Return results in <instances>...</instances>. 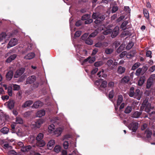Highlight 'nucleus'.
<instances>
[{
  "instance_id": "f257e3e1",
  "label": "nucleus",
  "mask_w": 155,
  "mask_h": 155,
  "mask_svg": "<svg viewBox=\"0 0 155 155\" xmlns=\"http://www.w3.org/2000/svg\"><path fill=\"white\" fill-rule=\"evenodd\" d=\"M44 121L41 119H39L37 121L32 123L31 127L32 128H39L41 125L43 123Z\"/></svg>"
},
{
  "instance_id": "f03ea898",
  "label": "nucleus",
  "mask_w": 155,
  "mask_h": 155,
  "mask_svg": "<svg viewBox=\"0 0 155 155\" xmlns=\"http://www.w3.org/2000/svg\"><path fill=\"white\" fill-rule=\"evenodd\" d=\"M138 124L137 122H133L128 125V128L132 130L133 132H135L138 129Z\"/></svg>"
},
{
  "instance_id": "7ed1b4c3",
  "label": "nucleus",
  "mask_w": 155,
  "mask_h": 155,
  "mask_svg": "<svg viewBox=\"0 0 155 155\" xmlns=\"http://www.w3.org/2000/svg\"><path fill=\"white\" fill-rule=\"evenodd\" d=\"M18 43V40L16 38H13L11 39L9 41L7 46V48H9L11 47L14 46L16 45Z\"/></svg>"
},
{
  "instance_id": "20e7f679",
  "label": "nucleus",
  "mask_w": 155,
  "mask_h": 155,
  "mask_svg": "<svg viewBox=\"0 0 155 155\" xmlns=\"http://www.w3.org/2000/svg\"><path fill=\"white\" fill-rule=\"evenodd\" d=\"M142 93L140 91V90L139 89H137L136 90L134 97H133L139 100L142 97Z\"/></svg>"
},
{
  "instance_id": "39448f33",
  "label": "nucleus",
  "mask_w": 155,
  "mask_h": 155,
  "mask_svg": "<svg viewBox=\"0 0 155 155\" xmlns=\"http://www.w3.org/2000/svg\"><path fill=\"white\" fill-rule=\"evenodd\" d=\"M123 101V97L122 95L120 94L118 96L117 106L114 104L115 109L116 112L118 109V107L122 103Z\"/></svg>"
},
{
  "instance_id": "423d86ee",
  "label": "nucleus",
  "mask_w": 155,
  "mask_h": 155,
  "mask_svg": "<svg viewBox=\"0 0 155 155\" xmlns=\"http://www.w3.org/2000/svg\"><path fill=\"white\" fill-rule=\"evenodd\" d=\"M107 84V82L106 81H103L100 87H98L99 90L101 91H103V92H105Z\"/></svg>"
},
{
  "instance_id": "0eeeda50",
  "label": "nucleus",
  "mask_w": 155,
  "mask_h": 155,
  "mask_svg": "<svg viewBox=\"0 0 155 155\" xmlns=\"http://www.w3.org/2000/svg\"><path fill=\"white\" fill-rule=\"evenodd\" d=\"M25 69L24 68H21L17 70L14 76V78H17L21 75L25 71Z\"/></svg>"
},
{
  "instance_id": "6e6552de",
  "label": "nucleus",
  "mask_w": 155,
  "mask_h": 155,
  "mask_svg": "<svg viewBox=\"0 0 155 155\" xmlns=\"http://www.w3.org/2000/svg\"><path fill=\"white\" fill-rule=\"evenodd\" d=\"M36 77L34 75L29 77L26 80V84H31L33 83L36 80Z\"/></svg>"
},
{
  "instance_id": "1a4fd4ad",
  "label": "nucleus",
  "mask_w": 155,
  "mask_h": 155,
  "mask_svg": "<svg viewBox=\"0 0 155 155\" xmlns=\"http://www.w3.org/2000/svg\"><path fill=\"white\" fill-rule=\"evenodd\" d=\"M119 27L118 26H116L112 31L111 37L113 38L115 37L118 34Z\"/></svg>"
},
{
  "instance_id": "9d476101",
  "label": "nucleus",
  "mask_w": 155,
  "mask_h": 155,
  "mask_svg": "<svg viewBox=\"0 0 155 155\" xmlns=\"http://www.w3.org/2000/svg\"><path fill=\"white\" fill-rule=\"evenodd\" d=\"M105 15H103L100 16H99L98 18L96 19L94 21V22L97 24H99L101 22L105 19Z\"/></svg>"
},
{
  "instance_id": "9b49d317",
  "label": "nucleus",
  "mask_w": 155,
  "mask_h": 155,
  "mask_svg": "<svg viewBox=\"0 0 155 155\" xmlns=\"http://www.w3.org/2000/svg\"><path fill=\"white\" fill-rule=\"evenodd\" d=\"M146 78L145 76L141 77L138 80V85L140 86H142L146 81Z\"/></svg>"
},
{
  "instance_id": "f8f14e48",
  "label": "nucleus",
  "mask_w": 155,
  "mask_h": 155,
  "mask_svg": "<svg viewBox=\"0 0 155 155\" xmlns=\"http://www.w3.org/2000/svg\"><path fill=\"white\" fill-rule=\"evenodd\" d=\"M17 57V55L16 54H14L9 56L6 60L5 62L7 63H9L11 62L14 60Z\"/></svg>"
},
{
  "instance_id": "ddd939ff",
  "label": "nucleus",
  "mask_w": 155,
  "mask_h": 155,
  "mask_svg": "<svg viewBox=\"0 0 155 155\" xmlns=\"http://www.w3.org/2000/svg\"><path fill=\"white\" fill-rule=\"evenodd\" d=\"M130 81V78L129 76H125L121 80L120 83L123 84H127Z\"/></svg>"
},
{
  "instance_id": "4468645a",
  "label": "nucleus",
  "mask_w": 155,
  "mask_h": 155,
  "mask_svg": "<svg viewBox=\"0 0 155 155\" xmlns=\"http://www.w3.org/2000/svg\"><path fill=\"white\" fill-rule=\"evenodd\" d=\"M43 105V103L40 101H38L35 102L33 106L32 107L35 108H38L39 107Z\"/></svg>"
},
{
  "instance_id": "2eb2a0df",
  "label": "nucleus",
  "mask_w": 155,
  "mask_h": 155,
  "mask_svg": "<svg viewBox=\"0 0 155 155\" xmlns=\"http://www.w3.org/2000/svg\"><path fill=\"white\" fill-rule=\"evenodd\" d=\"M54 144V140H51L48 142L47 144V146L48 148L50 150L53 147Z\"/></svg>"
},
{
  "instance_id": "dca6fc26",
  "label": "nucleus",
  "mask_w": 155,
  "mask_h": 155,
  "mask_svg": "<svg viewBox=\"0 0 155 155\" xmlns=\"http://www.w3.org/2000/svg\"><path fill=\"white\" fill-rule=\"evenodd\" d=\"M45 114V111L44 110H41L37 112L36 116L37 117H40L44 116Z\"/></svg>"
},
{
  "instance_id": "f3484780",
  "label": "nucleus",
  "mask_w": 155,
  "mask_h": 155,
  "mask_svg": "<svg viewBox=\"0 0 155 155\" xmlns=\"http://www.w3.org/2000/svg\"><path fill=\"white\" fill-rule=\"evenodd\" d=\"M13 72L12 71H10L6 74V78L8 81L10 80L13 76Z\"/></svg>"
},
{
  "instance_id": "a211bd4d",
  "label": "nucleus",
  "mask_w": 155,
  "mask_h": 155,
  "mask_svg": "<svg viewBox=\"0 0 155 155\" xmlns=\"http://www.w3.org/2000/svg\"><path fill=\"white\" fill-rule=\"evenodd\" d=\"M35 56V54L33 52H31L28 54L24 58L26 59L30 60L34 58Z\"/></svg>"
},
{
  "instance_id": "6ab92c4d",
  "label": "nucleus",
  "mask_w": 155,
  "mask_h": 155,
  "mask_svg": "<svg viewBox=\"0 0 155 155\" xmlns=\"http://www.w3.org/2000/svg\"><path fill=\"white\" fill-rule=\"evenodd\" d=\"M62 131V129L61 128L59 127L55 130L53 134H54V135H56V136H58L61 134Z\"/></svg>"
},
{
  "instance_id": "aec40b11",
  "label": "nucleus",
  "mask_w": 155,
  "mask_h": 155,
  "mask_svg": "<svg viewBox=\"0 0 155 155\" xmlns=\"http://www.w3.org/2000/svg\"><path fill=\"white\" fill-rule=\"evenodd\" d=\"M104 70L102 69L101 71H99L97 74V75L99 78L102 77L104 78H106L107 77V75L104 73Z\"/></svg>"
},
{
  "instance_id": "412c9836",
  "label": "nucleus",
  "mask_w": 155,
  "mask_h": 155,
  "mask_svg": "<svg viewBox=\"0 0 155 155\" xmlns=\"http://www.w3.org/2000/svg\"><path fill=\"white\" fill-rule=\"evenodd\" d=\"M33 103V101L31 100H29L26 101L25 103L22 105L23 108H25L27 107H29Z\"/></svg>"
},
{
  "instance_id": "4be33fe9",
  "label": "nucleus",
  "mask_w": 155,
  "mask_h": 155,
  "mask_svg": "<svg viewBox=\"0 0 155 155\" xmlns=\"http://www.w3.org/2000/svg\"><path fill=\"white\" fill-rule=\"evenodd\" d=\"M31 148V147L30 145L26 146H23L21 149V150L23 152H27L29 151Z\"/></svg>"
},
{
  "instance_id": "5701e85b",
  "label": "nucleus",
  "mask_w": 155,
  "mask_h": 155,
  "mask_svg": "<svg viewBox=\"0 0 155 155\" xmlns=\"http://www.w3.org/2000/svg\"><path fill=\"white\" fill-rule=\"evenodd\" d=\"M126 70L125 68L120 66L117 69V73L119 74H121L124 72Z\"/></svg>"
},
{
  "instance_id": "b1692460",
  "label": "nucleus",
  "mask_w": 155,
  "mask_h": 155,
  "mask_svg": "<svg viewBox=\"0 0 155 155\" xmlns=\"http://www.w3.org/2000/svg\"><path fill=\"white\" fill-rule=\"evenodd\" d=\"M36 145L40 147H44L45 144V142L43 140H42L37 141L36 143Z\"/></svg>"
},
{
  "instance_id": "393cba45",
  "label": "nucleus",
  "mask_w": 155,
  "mask_h": 155,
  "mask_svg": "<svg viewBox=\"0 0 155 155\" xmlns=\"http://www.w3.org/2000/svg\"><path fill=\"white\" fill-rule=\"evenodd\" d=\"M14 101L13 100H9L8 101V108L11 109L13 108L14 106Z\"/></svg>"
},
{
  "instance_id": "a878e982",
  "label": "nucleus",
  "mask_w": 155,
  "mask_h": 155,
  "mask_svg": "<svg viewBox=\"0 0 155 155\" xmlns=\"http://www.w3.org/2000/svg\"><path fill=\"white\" fill-rule=\"evenodd\" d=\"M55 129V126L53 124H52L49 125L48 127V131L51 133L53 134Z\"/></svg>"
},
{
  "instance_id": "bb28decb",
  "label": "nucleus",
  "mask_w": 155,
  "mask_h": 155,
  "mask_svg": "<svg viewBox=\"0 0 155 155\" xmlns=\"http://www.w3.org/2000/svg\"><path fill=\"white\" fill-rule=\"evenodd\" d=\"M9 129L7 127H4L0 130V132L3 134H7L9 132Z\"/></svg>"
},
{
  "instance_id": "cd10ccee",
  "label": "nucleus",
  "mask_w": 155,
  "mask_h": 155,
  "mask_svg": "<svg viewBox=\"0 0 155 155\" xmlns=\"http://www.w3.org/2000/svg\"><path fill=\"white\" fill-rule=\"evenodd\" d=\"M125 45L124 44H122L120 47L117 49V52L118 53H120L122 52L125 48Z\"/></svg>"
},
{
  "instance_id": "c85d7f7f",
  "label": "nucleus",
  "mask_w": 155,
  "mask_h": 155,
  "mask_svg": "<svg viewBox=\"0 0 155 155\" xmlns=\"http://www.w3.org/2000/svg\"><path fill=\"white\" fill-rule=\"evenodd\" d=\"M141 114V112L136 111L133 114L132 117L134 118H138L140 117Z\"/></svg>"
},
{
  "instance_id": "c756f323",
  "label": "nucleus",
  "mask_w": 155,
  "mask_h": 155,
  "mask_svg": "<svg viewBox=\"0 0 155 155\" xmlns=\"http://www.w3.org/2000/svg\"><path fill=\"white\" fill-rule=\"evenodd\" d=\"M114 49L112 48H107L105 50V53L107 54H110L112 53Z\"/></svg>"
},
{
  "instance_id": "7c9ffc66",
  "label": "nucleus",
  "mask_w": 155,
  "mask_h": 155,
  "mask_svg": "<svg viewBox=\"0 0 155 155\" xmlns=\"http://www.w3.org/2000/svg\"><path fill=\"white\" fill-rule=\"evenodd\" d=\"M61 147L59 145H56L54 148V151L56 153H58L61 151Z\"/></svg>"
},
{
  "instance_id": "2f4dec72",
  "label": "nucleus",
  "mask_w": 155,
  "mask_h": 155,
  "mask_svg": "<svg viewBox=\"0 0 155 155\" xmlns=\"http://www.w3.org/2000/svg\"><path fill=\"white\" fill-rule=\"evenodd\" d=\"M145 133L146 134L147 137L148 138H151V135L152 134V131L150 130L147 129L145 131Z\"/></svg>"
},
{
  "instance_id": "473e14b6",
  "label": "nucleus",
  "mask_w": 155,
  "mask_h": 155,
  "mask_svg": "<svg viewBox=\"0 0 155 155\" xmlns=\"http://www.w3.org/2000/svg\"><path fill=\"white\" fill-rule=\"evenodd\" d=\"M128 23L127 21H124L121 25V28L123 30H125L127 29L126 25Z\"/></svg>"
},
{
  "instance_id": "72a5a7b5",
  "label": "nucleus",
  "mask_w": 155,
  "mask_h": 155,
  "mask_svg": "<svg viewBox=\"0 0 155 155\" xmlns=\"http://www.w3.org/2000/svg\"><path fill=\"white\" fill-rule=\"evenodd\" d=\"M44 137V135L42 133H39L36 137V139L37 141L42 140Z\"/></svg>"
},
{
  "instance_id": "f704fd0d",
  "label": "nucleus",
  "mask_w": 155,
  "mask_h": 155,
  "mask_svg": "<svg viewBox=\"0 0 155 155\" xmlns=\"http://www.w3.org/2000/svg\"><path fill=\"white\" fill-rule=\"evenodd\" d=\"M74 46L76 48V50L77 53H79L81 54V45H74Z\"/></svg>"
},
{
  "instance_id": "c9c22d12",
  "label": "nucleus",
  "mask_w": 155,
  "mask_h": 155,
  "mask_svg": "<svg viewBox=\"0 0 155 155\" xmlns=\"http://www.w3.org/2000/svg\"><path fill=\"white\" fill-rule=\"evenodd\" d=\"M144 107H145V111L147 113L150 112L151 110V107L150 104H148Z\"/></svg>"
},
{
  "instance_id": "e433bc0d",
  "label": "nucleus",
  "mask_w": 155,
  "mask_h": 155,
  "mask_svg": "<svg viewBox=\"0 0 155 155\" xmlns=\"http://www.w3.org/2000/svg\"><path fill=\"white\" fill-rule=\"evenodd\" d=\"M153 82V80L152 79H149L147 81V88L148 89L152 85Z\"/></svg>"
},
{
  "instance_id": "4c0bfd02",
  "label": "nucleus",
  "mask_w": 155,
  "mask_h": 155,
  "mask_svg": "<svg viewBox=\"0 0 155 155\" xmlns=\"http://www.w3.org/2000/svg\"><path fill=\"white\" fill-rule=\"evenodd\" d=\"M140 74L143 75L142 69L141 68H138L136 71L135 75L137 76H139Z\"/></svg>"
},
{
  "instance_id": "58836bf2",
  "label": "nucleus",
  "mask_w": 155,
  "mask_h": 155,
  "mask_svg": "<svg viewBox=\"0 0 155 155\" xmlns=\"http://www.w3.org/2000/svg\"><path fill=\"white\" fill-rule=\"evenodd\" d=\"M85 43L88 45H92L93 43V41L88 37V38L85 40Z\"/></svg>"
},
{
  "instance_id": "ea45409f",
  "label": "nucleus",
  "mask_w": 155,
  "mask_h": 155,
  "mask_svg": "<svg viewBox=\"0 0 155 155\" xmlns=\"http://www.w3.org/2000/svg\"><path fill=\"white\" fill-rule=\"evenodd\" d=\"M16 124H22L23 123V120L20 117H16Z\"/></svg>"
},
{
  "instance_id": "a19ab883",
  "label": "nucleus",
  "mask_w": 155,
  "mask_h": 155,
  "mask_svg": "<svg viewBox=\"0 0 155 155\" xmlns=\"http://www.w3.org/2000/svg\"><path fill=\"white\" fill-rule=\"evenodd\" d=\"M134 87H131L130 89L129 93V96L131 97H134Z\"/></svg>"
},
{
  "instance_id": "79ce46f5",
  "label": "nucleus",
  "mask_w": 155,
  "mask_h": 155,
  "mask_svg": "<svg viewBox=\"0 0 155 155\" xmlns=\"http://www.w3.org/2000/svg\"><path fill=\"white\" fill-rule=\"evenodd\" d=\"M132 110V108L131 107L128 106L126 108L124 112L126 114H129L131 111Z\"/></svg>"
},
{
  "instance_id": "37998d69",
  "label": "nucleus",
  "mask_w": 155,
  "mask_h": 155,
  "mask_svg": "<svg viewBox=\"0 0 155 155\" xmlns=\"http://www.w3.org/2000/svg\"><path fill=\"white\" fill-rule=\"evenodd\" d=\"M98 33V30L96 29L94 31V32L90 34L89 37L90 38L91 37H94Z\"/></svg>"
},
{
  "instance_id": "c03bdc74",
  "label": "nucleus",
  "mask_w": 155,
  "mask_h": 155,
  "mask_svg": "<svg viewBox=\"0 0 155 155\" xmlns=\"http://www.w3.org/2000/svg\"><path fill=\"white\" fill-rule=\"evenodd\" d=\"M132 52H129L126 54L127 57L128 58H130L131 57H134V54H136L135 51H133V54H132Z\"/></svg>"
},
{
  "instance_id": "a18cd8bd",
  "label": "nucleus",
  "mask_w": 155,
  "mask_h": 155,
  "mask_svg": "<svg viewBox=\"0 0 155 155\" xmlns=\"http://www.w3.org/2000/svg\"><path fill=\"white\" fill-rule=\"evenodd\" d=\"M143 13L145 17L147 19L149 17V13L148 11L146 8L143 9Z\"/></svg>"
},
{
  "instance_id": "49530a36",
  "label": "nucleus",
  "mask_w": 155,
  "mask_h": 155,
  "mask_svg": "<svg viewBox=\"0 0 155 155\" xmlns=\"http://www.w3.org/2000/svg\"><path fill=\"white\" fill-rule=\"evenodd\" d=\"M134 44L132 41L130 42L126 47V49L129 50L131 49L133 46Z\"/></svg>"
},
{
  "instance_id": "de8ad7c7",
  "label": "nucleus",
  "mask_w": 155,
  "mask_h": 155,
  "mask_svg": "<svg viewBox=\"0 0 155 155\" xmlns=\"http://www.w3.org/2000/svg\"><path fill=\"white\" fill-rule=\"evenodd\" d=\"M140 65V64L139 62H137L134 64L132 66V69L134 70L137 68Z\"/></svg>"
},
{
  "instance_id": "09e8293b",
  "label": "nucleus",
  "mask_w": 155,
  "mask_h": 155,
  "mask_svg": "<svg viewBox=\"0 0 155 155\" xmlns=\"http://www.w3.org/2000/svg\"><path fill=\"white\" fill-rule=\"evenodd\" d=\"M39 83L38 82H35L33 85L31 86V87L32 90L35 89L37 88L39 85Z\"/></svg>"
},
{
  "instance_id": "8fccbe9b",
  "label": "nucleus",
  "mask_w": 155,
  "mask_h": 155,
  "mask_svg": "<svg viewBox=\"0 0 155 155\" xmlns=\"http://www.w3.org/2000/svg\"><path fill=\"white\" fill-rule=\"evenodd\" d=\"M6 36V33L5 32H2L0 34V41H2L5 39Z\"/></svg>"
},
{
  "instance_id": "3c124183",
  "label": "nucleus",
  "mask_w": 155,
  "mask_h": 155,
  "mask_svg": "<svg viewBox=\"0 0 155 155\" xmlns=\"http://www.w3.org/2000/svg\"><path fill=\"white\" fill-rule=\"evenodd\" d=\"M132 118L129 117L127 120H124L123 123L125 125L128 126L129 124V122L132 120Z\"/></svg>"
},
{
  "instance_id": "603ef678",
  "label": "nucleus",
  "mask_w": 155,
  "mask_h": 155,
  "mask_svg": "<svg viewBox=\"0 0 155 155\" xmlns=\"http://www.w3.org/2000/svg\"><path fill=\"white\" fill-rule=\"evenodd\" d=\"M112 32V30L111 29H107L104 31L103 32V34L104 35H107L110 34Z\"/></svg>"
},
{
  "instance_id": "864d4df0",
  "label": "nucleus",
  "mask_w": 155,
  "mask_h": 155,
  "mask_svg": "<svg viewBox=\"0 0 155 155\" xmlns=\"http://www.w3.org/2000/svg\"><path fill=\"white\" fill-rule=\"evenodd\" d=\"M90 17V15L88 14H86L84 15L81 17L82 20H86Z\"/></svg>"
},
{
  "instance_id": "5fc2aeb1",
  "label": "nucleus",
  "mask_w": 155,
  "mask_h": 155,
  "mask_svg": "<svg viewBox=\"0 0 155 155\" xmlns=\"http://www.w3.org/2000/svg\"><path fill=\"white\" fill-rule=\"evenodd\" d=\"M114 96V91L113 90H112L111 91H110L108 97L110 99H112Z\"/></svg>"
},
{
  "instance_id": "6e6d98bb",
  "label": "nucleus",
  "mask_w": 155,
  "mask_h": 155,
  "mask_svg": "<svg viewBox=\"0 0 155 155\" xmlns=\"http://www.w3.org/2000/svg\"><path fill=\"white\" fill-rule=\"evenodd\" d=\"M118 9V8L117 6H114L112 7L111 10V13H114L117 11Z\"/></svg>"
},
{
  "instance_id": "4d7b16f0",
  "label": "nucleus",
  "mask_w": 155,
  "mask_h": 155,
  "mask_svg": "<svg viewBox=\"0 0 155 155\" xmlns=\"http://www.w3.org/2000/svg\"><path fill=\"white\" fill-rule=\"evenodd\" d=\"M3 147L5 149H11V147L7 142H5L3 144Z\"/></svg>"
},
{
  "instance_id": "13d9d810",
  "label": "nucleus",
  "mask_w": 155,
  "mask_h": 155,
  "mask_svg": "<svg viewBox=\"0 0 155 155\" xmlns=\"http://www.w3.org/2000/svg\"><path fill=\"white\" fill-rule=\"evenodd\" d=\"M103 62L102 61H99L95 62L94 66L95 67H99L103 64Z\"/></svg>"
},
{
  "instance_id": "bf43d9fd",
  "label": "nucleus",
  "mask_w": 155,
  "mask_h": 155,
  "mask_svg": "<svg viewBox=\"0 0 155 155\" xmlns=\"http://www.w3.org/2000/svg\"><path fill=\"white\" fill-rule=\"evenodd\" d=\"M99 16V14L97 13H93L92 15V18L94 19H96Z\"/></svg>"
},
{
  "instance_id": "052dcab7",
  "label": "nucleus",
  "mask_w": 155,
  "mask_h": 155,
  "mask_svg": "<svg viewBox=\"0 0 155 155\" xmlns=\"http://www.w3.org/2000/svg\"><path fill=\"white\" fill-rule=\"evenodd\" d=\"M69 146V143L67 141H64L63 143V147L65 149H67Z\"/></svg>"
},
{
  "instance_id": "680f3d73",
  "label": "nucleus",
  "mask_w": 155,
  "mask_h": 155,
  "mask_svg": "<svg viewBox=\"0 0 155 155\" xmlns=\"http://www.w3.org/2000/svg\"><path fill=\"white\" fill-rule=\"evenodd\" d=\"M148 104L150 103L148 102V100L147 99H145L143 101L142 104V106L144 107L146 106Z\"/></svg>"
},
{
  "instance_id": "e2e57ef3",
  "label": "nucleus",
  "mask_w": 155,
  "mask_h": 155,
  "mask_svg": "<svg viewBox=\"0 0 155 155\" xmlns=\"http://www.w3.org/2000/svg\"><path fill=\"white\" fill-rule=\"evenodd\" d=\"M81 32L80 31H78L76 32L75 34L74 37H79L80 35H81Z\"/></svg>"
},
{
  "instance_id": "0e129e2a",
  "label": "nucleus",
  "mask_w": 155,
  "mask_h": 155,
  "mask_svg": "<svg viewBox=\"0 0 155 155\" xmlns=\"http://www.w3.org/2000/svg\"><path fill=\"white\" fill-rule=\"evenodd\" d=\"M151 51L150 50H148L147 51L146 54V55L147 57H149L150 58H151L152 57L151 55Z\"/></svg>"
},
{
  "instance_id": "69168bd1",
  "label": "nucleus",
  "mask_w": 155,
  "mask_h": 155,
  "mask_svg": "<svg viewBox=\"0 0 155 155\" xmlns=\"http://www.w3.org/2000/svg\"><path fill=\"white\" fill-rule=\"evenodd\" d=\"M141 68L142 69V74H143L147 70L148 68L147 66H144Z\"/></svg>"
},
{
  "instance_id": "338daca9",
  "label": "nucleus",
  "mask_w": 155,
  "mask_h": 155,
  "mask_svg": "<svg viewBox=\"0 0 155 155\" xmlns=\"http://www.w3.org/2000/svg\"><path fill=\"white\" fill-rule=\"evenodd\" d=\"M113 61L112 59H109L107 61V64L109 67H110L111 66V65H112L113 63Z\"/></svg>"
},
{
  "instance_id": "774afa93",
  "label": "nucleus",
  "mask_w": 155,
  "mask_h": 155,
  "mask_svg": "<svg viewBox=\"0 0 155 155\" xmlns=\"http://www.w3.org/2000/svg\"><path fill=\"white\" fill-rule=\"evenodd\" d=\"M13 90H16L18 91V90L20 88V87L19 86L16 85V84H13Z\"/></svg>"
}]
</instances>
